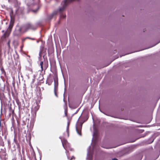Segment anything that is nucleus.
I'll use <instances>...</instances> for the list:
<instances>
[{"label":"nucleus","mask_w":160,"mask_h":160,"mask_svg":"<svg viewBox=\"0 0 160 160\" xmlns=\"http://www.w3.org/2000/svg\"><path fill=\"white\" fill-rule=\"evenodd\" d=\"M18 30H16L14 32V35L15 36H18L21 33L26 32L29 29H34V26L30 23H28L23 26L18 27Z\"/></svg>","instance_id":"nucleus-1"},{"label":"nucleus","mask_w":160,"mask_h":160,"mask_svg":"<svg viewBox=\"0 0 160 160\" xmlns=\"http://www.w3.org/2000/svg\"><path fill=\"white\" fill-rule=\"evenodd\" d=\"M62 143L63 148L66 150L65 152L67 155L68 158L70 160L72 159V158H70L69 157V151H72L73 149L71 147L69 143L68 142L67 140L65 138L61 140Z\"/></svg>","instance_id":"nucleus-2"},{"label":"nucleus","mask_w":160,"mask_h":160,"mask_svg":"<svg viewBox=\"0 0 160 160\" xmlns=\"http://www.w3.org/2000/svg\"><path fill=\"white\" fill-rule=\"evenodd\" d=\"M79 0H65L62 2V7L59 9V11L61 12L63 11L66 7L69 4L74 1H78Z\"/></svg>","instance_id":"nucleus-3"},{"label":"nucleus","mask_w":160,"mask_h":160,"mask_svg":"<svg viewBox=\"0 0 160 160\" xmlns=\"http://www.w3.org/2000/svg\"><path fill=\"white\" fill-rule=\"evenodd\" d=\"M13 23L14 21H12V20H11L9 26L8 30L5 32L3 35L2 36V37H3L4 38H5L9 36V33H10L13 26Z\"/></svg>","instance_id":"nucleus-4"},{"label":"nucleus","mask_w":160,"mask_h":160,"mask_svg":"<svg viewBox=\"0 0 160 160\" xmlns=\"http://www.w3.org/2000/svg\"><path fill=\"white\" fill-rule=\"evenodd\" d=\"M54 93L56 97H58L57 92L58 91V79L57 78H56L54 79Z\"/></svg>","instance_id":"nucleus-5"},{"label":"nucleus","mask_w":160,"mask_h":160,"mask_svg":"<svg viewBox=\"0 0 160 160\" xmlns=\"http://www.w3.org/2000/svg\"><path fill=\"white\" fill-rule=\"evenodd\" d=\"M40 65L41 68V71H42L44 69L46 70L48 67V62H44V63L43 61L40 62Z\"/></svg>","instance_id":"nucleus-6"},{"label":"nucleus","mask_w":160,"mask_h":160,"mask_svg":"<svg viewBox=\"0 0 160 160\" xmlns=\"http://www.w3.org/2000/svg\"><path fill=\"white\" fill-rule=\"evenodd\" d=\"M82 128V124L81 125H78L76 126V129L78 134L80 135H81V130Z\"/></svg>","instance_id":"nucleus-7"},{"label":"nucleus","mask_w":160,"mask_h":160,"mask_svg":"<svg viewBox=\"0 0 160 160\" xmlns=\"http://www.w3.org/2000/svg\"><path fill=\"white\" fill-rule=\"evenodd\" d=\"M70 124V121H68L67 123V127L66 132L68 134V136H69V126Z\"/></svg>","instance_id":"nucleus-8"},{"label":"nucleus","mask_w":160,"mask_h":160,"mask_svg":"<svg viewBox=\"0 0 160 160\" xmlns=\"http://www.w3.org/2000/svg\"><path fill=\"white\" fill-rule=\"evenodd\" d=\"M58 12V11H54L50 16V19L52 18L53 17L56 15L57 14Z\"/></svg>","instance_id":"nucleus-9"},{"label":"nucleus","mask_w":160,"mask_h":160,"mask_svg":"<svg viewBox=\"0 0 160 160\" xmlns=\"http://www.w3.org/2000/svg\"><path fill=\"white\" fill-rule=\"evenodd\" d=\"M29 39L30 40H35V39L33 38H32L29 37H27L25 38H24L22 39V42L24 43L25 42V41L26 40V39Z\"/></svg>","instance_id":"nucleus-10"},{"label":"nucleus","mask_w":160,"mask_h":160,"mask_svg":"<svg viewBox=\"0 0 160 160\" xmlns=\"http://www.w3.org/2000/svg\"><path fill=\"white\" fill-rule=\"evenodd\" d=\"M4 146V143L3 142L1 136H0V146Z\"/></svg>","instance_id":"nucleus-11"},{"label":"nucleus","mask_w":160,"mask_h":160,"mask_svg":"<svg viewBox=\"0 0 160 160\" xmlns=\"http://www.w3.org/2000/svg\"><path fill=\"white\" fill-rule=\"evenodd\" d=\"M44 49V47L42 46V47H41L40 51L39 53L40 55L42 53Z\"/></svg>","instance_id":"nucleus-12"},{"label":"nucleus","mask_w":160,"mask_h":160,"mask_svg":"<svg viewBox=\"0 0 160 160\" xmlns=\"http://www.w3.org/2000/svg\"><path fill=\"white\" fill-rule=\"evenodd\" d=\"M9 110H10V112H11L12 113V114L13 115L14 113V111L12 109L11 107H10L9 108ZM12 118L13 119H14L13 115H12Z\"/></svg>","instance_id":"nucleus-13"},{"label":"nucleus","mask_w":160,"mask_h":160,"mask_svg":"<svg viewBox=\"0 0 160 160\" xmlns=\"http://www.w3.org/2000/svg\"><path fill=\"white\" fill-rule=\"evenodd\" d=\"M10 40H8V43H7L8 49L9 50L11 48L10 45Z\"/></svg>","instance_id":"nucleus-14"},{"label":"nucleus","mask_w":160,"mask_h":160,"mask_svg":"<svg viewBox=\"0 0 160 160\" xmlns=\"http://www.w3.org/2000/svg\"><path fill=\"white\" fill-rule=\"evenodd\" d=\"M66 15H64L63 14H61L60 17L61 18H66Z\"/></svg>","instance_id":"nucleus-15"},{"label":"nucleus","mask_w":160,"mask_h":160,"mask_svg":"<svg viewBox=\"0 0 160 160\" xmlns=\"http://www.w3.org/2000/svg\"><path fill=\"white\" fill-rule=\"evenodd\" d=\"M13 14V11L12 10L10 12V16L11 18V20H12V15Z\"/></svg>","instance_id":"nucleus-16"},{"label":"nucleus","mask_w":160,"mask_h":160,"mask_svg":"<svg viewBox=\"0 0 160 160\" xmlns=\"http://www.w3.org/2000/svg\"><path fill=\"white\" fill-rule=\"evenodd\" d=\"M112 160H118V159L116 158H114L112 159Z\"/></svg>","instance_id":"nucleus-17"},{"label":"nucleus","mask_w":160,"mask_h":160,"mask_svg":"<svg viewBox=\"0 0 160 160\" xmlns=\"http://www.w3.org/2000/svg\"><path fill=\"white\" fill-rule=\"evenodd\" d=\"M35 160H37L35 156Z\"/></svg>","instance_id":"nucleus-18"},{"label":"nucleus","mask_w":160,"mask_h":160,"mask_svg":"<svg viewBox=\"0 0 160 160\" xmlns=\"http://www.w3.org/2000/svg\"><path fill=\"white\" fill-rule=\"evenodd\" d=\"M65 115H66V116H67V114L66 112H65Z\"/></svg>","instance_id":"nucleus-19"},{"label":"nucleus","mask_w":160,"mask_h":160,"mask_svg":"<svg viewBox=\"0 0 160 160\" xmlns=\"http://www.w3.org/2000/svg\"><path fill=\"white\" fill-rule=\"evenodd\" d=\"M11 114L10 113L9 114V116H11Z\"/></svg>","instance_id":"nucleus-20"},{"label":"nucleus","mask_w":160,"mask_h":160,"mask_svg":"<svg viewBox=\"0 0 160 160\" xmlns=\"http://www.w3.org/2000/svg\"><path fill=\"white\" fill-rule=\"evenodd\" d=\"M3 133H4L2 132V136H3Z\"/></svg>","instance_id":"nucleus-21"},{"label":"nucleus","mask_w":160,"mask_h":160,"mask_svg":"<svg viewBox=\"0 0 160 160\" xmlns=\"http://www.w3.org/2000/svg\"><path fill=\"white\" fill-rule=\"evenodd\" d=\"M45 52H46V49H45Z\"/></svg>","instance_id":"nucleus-22"},{"label":"nucleus","mask_w":160,"mask_h":160,"mask_svg":"<svg viewBox=\"0 0 160 160\" xmlns=\"http://www.w3.org/2000/svg\"><path fill=\"white\" fill-rule=\"evenodd\" d=\"M6 131H5V132H4V133H6Z\"/></svg>","instance_id":"nucleus-23"}]
</instances>
